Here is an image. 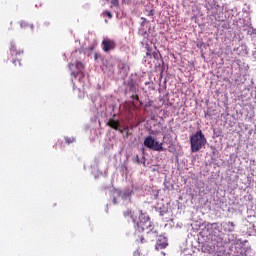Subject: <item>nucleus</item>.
<instances>
[{"instance_id": "1", "label": "nucleus", "mask_w": 256, "mask_h": 256, "mask_svg": "<svg viewBox=\"0 0 256 256\" xmlns=\"http://www.w3.org/2000/svg\"><path fill=\"white\" fill-rule=\"evenodd\" d=\"M141 215L139 216V221L137 222L138 229L143 231V234L140 236V243H153L155 239L159 237V232L155 230V227L151 225L149 217L143 214V211H140Z\"/></svg>"}, {"instance_id": "2", "label": "nucleus", "mask_w": 256, "mask_h": 256, "mask_svg": "<svg viewBox=\"0 0 256 256\" xmlns=\"http://www.w3.org/2000/svg\"><path fill=\"white\" fill-rule=\"evenodd\" d=\"M190 145L192 153L201 151V149L207 145V138H205V135H203V131L198 130L190 137Z\"/></svg>"}, {"instance_id": "3", "label": "nucleus", "mask_w": 256, "mask_h": 256, "mask_svg": "<svg viewBox=\"0 0 256 256\" xmlns=\"http://www.w3.org/2000/svg\"><path fill=\"white\" fill-rule=\"evenodd\" d=\"M10 52H11L12 57H14L13 63L15 65L21 66V59H19L18 57H22L23 50L18 49L17 46H15V44H12L11 48H10Z\"/></svg>"}, {"instance_id": "4", "label": "nucleus", "mask_w": 256, "mask_h": 256, "mask_svg": "<svg viewBox=\"0 0 256 256\" xmlns=\"http://www.w3.org/2000/svg\"><path fill=\"white\" fill-rule=\"evenodd\" d=\"M117 48V42L112 39H104L102 41V49L104 53H109V51H115Z\"/></svg>"}, {"instance_id": "5", "label": "nucleus", "mask_w": 256, "mask_h": 256, "mask_svg": "<svg viewBox=\"0 0 256 256\" xmlns=\"http://www.w3.org/2000/svg\"><path fill=\"white\" fill-rule=\"evenodd\" d=\"M167 245H169L167 243V237L163 236V235H159L156 241V245H155V249L156 251H159L161 249H166Z\"/></svg>"}, {"instance_id": "6", "label": "nucleus", "mask_w": 256, "mask_h": 256, "mask_svg": "<svg viewBox=\"0 0 256 256\" xmlns=\"http://www.w3.org/2000/svg\"><path fill=\"white\" fill-rule=\"evenodd\" d=\"M76 68L78 69V72H72L71 75L77 79V76L81 75L82 78L85 77V74L83 73V63L82 62H76Z\"/></svg>"}, {"instance_id": "7", "label": "nucleus", "mask_w": 256, "mask_h": 256, "mask_svg": "<svg viewBox=\"0 0 256 256\" xmlns=\"http://www.w3.org/2000/svg\"><path fill=\"white\" fill-rule=\"evenodd\" d=\"M107 125L108 127H111V129H114L115 131H119V127H121L119 120H115L113 118H110L108 120Z\"/></svg>"}, {"instance_id": "8", "label": "nucleus", "mask_w": 256, "mask_h": 256, "mask_svg": "<svg viewBox=\"0 0 256 256\" xmlns=\"http://www.w3.org/2000/svg\"><path fill=\"white\" fill-rule=\"evenodd\" d=\"M144 145L147 147V149L153 150V145H155V138H153V136H147L144 140Z\"/></svg>"}, {"instance_id": "9", "label": "nucleus", "mask_w": 256, "mask_h": 256, "mask_svg": "<svg viewBox=\"0 0 256 256\" xmlns=\"http://www.w3.org/2000/svg\"><path fill=\"white\" fill-rule=\"evenodd\" d=\"M124 217H131L132 218V221L133 223H139V221H137V218L135 217V212L132 211V210H126L124 213H123Z\"/></svg>"}, {"instance_id": "10", "label": "nucleus", "mask_w": 256, "mask_h": 256, "mask_svg": "<svg viewBox=\"0 0 256 256\" xmlns=\"http://www.w3.org/2000/svg\"><path fill=\"white\" fill-rule=\"evenodd\" d=\"M20 27H21V29H31V31H33V29H34L33 24L29 23V22H27L25 20H22L20 22Z\"/></svg>"}, {"instance_id": "11", "label": "nucleus", "mask_w": 256, "mask_h": 256, "mask_svg": "<svg viewBox=\"0 0 256 256\" xmlns=\"http://www.w3.org/2000/svg\"><path fill=\"white\" fill-rule=\"evenodd\" d=\"M152 151H165V149H163V143L154 140Z\"/></svg>"}, {"instance_id": "12", "label": "nucleus", "mask_w": 256, "mask_h": 256, "mask_svg": "<svg viewBox=\"0 0 256 256\" xmlns=\"http://www.w3.org/2000/svg\"><path fill=\"white\" fill-rule=\"evenodd\" d=\"M152 56L156 61H161L163 63V58H161V53L154 51L152 52Z\"/></svg>"}, {"instance_id": "13", "label": "nucleus", "mask_w": 256, "mask_h": 256, "mask_svg": "<svg viewBox=\"0 0 256 256\" xmlns=\"http://www.w3.org/2000/svg\"><path fill=\"white\" fill-rule=\"evenodd\" d=\"M145 49H146V55H147V57H151V55H152V51H151V46L149 45V43H146L145 44Z\"/></svg>"}, {"instance_id": "14", "label": "nucleus", "mask_w": 256, "mask_h": 256, "mask_svg": "<svg viewBox=\"0 0 256 256\" xmlns=\"http://www.w3.org/2000/svg\"><path fill=\"white\" fill-rule=\"evenodd\" d=\"M65 143H67V145H71V143H75V138L73 137H65Z\"/></svg>"}, {"instance_id": "15", "label": "nucleus", "mask_w": 256, "mask_h": 256, "mask_svg": "<svg viewBox=\"0 0 256 256\" xmlns=\"http://www.w3.org/2000/svg\"><path fill=\"white\" fill-rule=\"evenodd\" d=\"M103 17H108V19H113V14H111V12L105 10L103 13H102Z\"/></svg>"}, {"instance_id": "16", "label": "nucleus", "mask_w": 256, "mask_h": 256, "mask_svg": "<svg viewBox=\"0 0 256 256\" xmlns=\"http://www.w3.org/2000/svg\"><path fill=\"white\" fill-rule=\"evenodd\" d=\"M111 5H113V7H117V5H119V0H111Z\"/></svg>"}, {"instance_id": "17", "label": "nucleus", "mask_w": 256, "mask_h": 256, "mask_svg": "<svg viewBox=\"0 0 256 256\" xmlns=\"http://www.w3.org/2000/svg\"><path fill=\"white\" fill-rule=\"evenodd\" d=\"M214 135H216V137H219L221 135V130H214Z\"/></svg>"}, {"instance_id": "18", "label": "nucleus", "mask_w": 256, "mask_h": 256, "mask_svg": "<svg viewBox=\"0 0 256 256\" xmlns=\"http://www.w3.org/2000/svg\"><path fill=\"white\" fill-rule=\"evenodd\" d=\"M131 99H135V101H139V95H132Z\"/></svg>"}, {"instance_id": "19", "label": "nucleus", "mask_w": 256, "mask_h": 256, "mask_svg": "<svg viewBox=\"0 0 256 256\" xmlns=\"http://www.w3.org/2000/svg\"><path fill=\"white\" fill-rule=\"evenodd\" d=\"M149 15H150L151 17H153V16L155 15V12H154L153 10H151V11L149 12Z\"/></svg>"}, {"instance_id": "20", "label": "nucleus", "mask_w": 256, "mask_h": 256, "mask_svg": "<svg viewBox=\"0 0 256 256\" xmlns=\"http://www.w3.org/2000/svg\"><path fill=\"white\" fill-rule=\"evenodd\" d=\"M93 49H95V46L88 47V51H93Z\"/></svg>"}, {"instance_id": "21", "label": "nucleus", "mask_w": 256, "mask_h": 256, "mask_svg": "<svg viewBox=\"0 0 256 256\" xmlns=\"http://www.w3.org/2000/svg\"><path fill=\"white\" fill-rule=\"evenodd\" d=\"M57 145H63V141L59 140L57 143H56V147Z\"/></svg>"}, {"instance_id": "22", "label": "nucleus", "mask_w": 256, "mask_h": 256, "mask_svg": "<svg viewBox=\"0 0 256 256\" xmlns=\"http://www.w3.org/2000/svg\"><path fill=\"white\" fill-rule=\"evenodd\" d=\"M98 57H99V54L95 53V55H94L95 61H97Z\"/></svg>"}, {"instance_id": "23", "label": "nucleus", "mask_w": 256, "mask_h": 256, "mask_svg": "<svg viewBox=\"0 0 256 256\" xmlns=\"http://www.w3.org/2000/svg\"><path fill=\"white\" fill-rule=\"evenodd\" d=\"M229 225H231V227H235V224L233 222H229Z\"/></svg>"}, {"instance_id": "24", "label": "nucleus", "mask_w": 256, "mask_h": 256, "mask_svg": "<svg viewBox=\"0 0 256 256\" xmlns=\"http://www.w3.org/2000/svg\"><path fill=\"white\" fill-rule=\"evenodd\" d=\"M44 25H46V27H47V26H49V23L46 22V23H44Z\"/></svg>"}, {"instance_id": "25", "label": "nucleus", "mask_w": 256, "mask_h": 256, "mask_svg": "<svg viewBox=\"0 0 256 256\" xmlns=\"http://www.w3.org/2000/svg\"><path fill=\"white\" fill-rule=\"evenodd\" d=\"M118 131H119L120 133H123V131H122L121 129H119V128H118Z\"/></svg>"}, {"instance_id": "26", "label": "nucleus", "mask_w": 256, "mask_h": 256, "mask_svg": "<svg viewBox=\"0 0 256 256\" xmlns=\"http://www.w3.org/2000/svg\"><path fill=\"white\" fill-rule=\"evenodd\" d=\"M134 256H139V253H134Z\"/></svg>"}, {"instance_id": "27", "label": "nucleus", "mask_w": 256, "mask_h": 256, "mask_svg": "<svg viewBox=\"0 0 256 256\" xmlns=\"http://www.w3.org/2000/svg\"><path fill=\"white\" fill-rule=\"evenodd\" d=\"M73 66V64H70V67Z\"/></svg>"}]
</instances>
